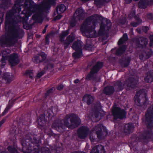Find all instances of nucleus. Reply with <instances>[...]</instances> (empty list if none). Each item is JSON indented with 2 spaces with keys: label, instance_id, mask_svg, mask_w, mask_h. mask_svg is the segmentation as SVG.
Returning <instances> with one entry per match:
<instances>
[{
  "label": "nucleus",
  "instance_id": "1",
  "mask_svg": "<svg viewBox=\"0 0 153 153\" xmlns=\"http://www.w3.org/2000/svg\"><path fill=\"white\" fill-rule=\"evenodd\" d=\"M24 0H17L12 9L8 12L6 15L5 28L8 27V30L5 36H2L0 43L2 47L5 45L13 46L17 40L22 38L23 32L17 25V23L21 21V18L16 14L21 11L20 7L23 5Z\"/></svg>",
  "mask_w": 153,
  "mask_h": 153
},
{
  "label": "nucleus",
  "instance_id": "2",
  "mask_svg": "<svg viewBox=\"0 0 153 153\" xmlns=\"http://www.w3.org/2000/svg\"><path fill=\"white\" fill-rule=\"evenodd\" d=\"M41 140H37L30 137L21 142L22 151L24 153H51L50 148L46 146L42 147L40 149Z\"/></svg>",
  "mask_w": 153,
  "mask_h": 153
},
{
  "label": "nucleus",
  "instance_id": "3",
  "mask_svg": "<svg viewBox=\"0 0 153 153\" xmlns=\"http://www.w3.org/2000/svg\"><path fill=\"white\" fill-rule=\"evenodd\" d=\"M145 123L148 129L141 133L139 137L138 141H142L144 144L148 143L149 140L153 135L152 129L153 128V106L149 108L145 114Z\"/></svg>",
  "mask_w": 153,
  "mask_h": 153
},
{
  "label": "nucleus",
  "instance_id": "4",
  "mask_svg": "<svg viewBox=\"0 0 153 153\" xmlns=\"http://www.w3.org/2000/svg\"><path fill=\"white\" fill-rule=\"evenodd\" d=\"M89 18L95 26L99 21L101 22L98 32L100 35L102 34L105 30H108L111 26V24L110 22L101 16L95 14L89 17Z\"/></svg>",
  "mask_w": 153,
  "mask_h": 153
},
{
  "label": "nucleus",
  "instance_id": "5",
  "mask_svg": "<svg viewBox=\"0 0 153 153\" xmlns=\"http://www.w3.org/2000/svg\"><path fill=\"white\" fill-rule=\"evenodd\" d=\"M95 27V26L88 17L83 22L80 27V30L84 36L92 38L96 36V32L94 30Z\"/></svg>",
  "mask_w": 153,
  "mask_h": 153
},
{
  "label": "nucleus",
  "instance_id": "6",
  "mask_svg": "<svg viewBox=\"0 0 153 153\" xmlns=\"http://www.w3.org/2000/svg\"><path fill=\"white\" fill-rule=\"evenodd\" d=\"M135 104L139 107L145 108L149 103L147 94L143 90L137 91L134 97Z\"/></svg>",
  "mask_w": 153,
  "mask_h": 153
},
{
  "label": "nucleus",
  "instance_id": "7",
  "mask_svg": "<svg viewBox=\"0 0 153 153\" xmlns=\"http://www.w3.org/2000/svg\"><path fill=\"white\" fill-rule=\"evenodd\" d=\"M70 119V114L67 115L63 120L64 124L62 120H55L52 125V127L60 133H63L65 131L66 127L71 128V124L68 121V120Z\"/></svg>",
  "mask_w": 153,
  "mask_h": 153
},
{
  "label": "nucleus",
  "instance_id": "8",
  "mask_svg": "<svg viewBox=\"0 0 153 153\" xmlns=\"http://www.w3.org/2000/svg\"><path fill=\"white\" fill-rule=\"evenodd\" d=\"M104 66V63L100 61H97L92 66L90 70L89 73L85 77L86 80H90L93 79L95 82H97L99 80H97V78L95 75L97 74L99 71L101 70Z\"/></svg>",
  "mask_w": 153,
  "mask_h": 153
},
{
  "label": "nucleus",
  "instance_id": "9",
  "mask_svg": "<svg viewBox=\"0 0 153 153\" xmlns=\"http://www.w3.org/2000/svg\"><path fill=\"white\" fill-rule=\"evenodd\" d=\"M69 33V30H67L63 31L59 35V41L61 44H62L64 47L65 49H66L69 46L70 44L73 42L75 39L73 33H71V34L68 36L64 40L65 38L67 36Z\"/></svg>",
  "mask_w": 153,
  "mask_h": 153
},
{
  "label": "nucleus",
  "instance_id": "10",
  "mask_svg": "<svg viewBox=\"0 0 153 153\" xmlns=\"http://www.w3.org/2000/svg\"><path fill=\"white\" fill-rule=\"evenodd\" d=\"M111 113L114 120L118 119L123 120L126 117L127 112L126 110L116 105L113 107Z\"/></svg>",
  "mask_w": 153,
  "mask_h": 153
},
{
  "label": "nucleus",
  "instance_id": "11",
  "mask_svg": "<svg viewBox=\"0 0 153 153\" xmlns=\"http://www.w3.org/2000/svg\"><path fill=\"white\" fill-rule=\"evenodd\" d=\"M132 45L135 48H145L148 44L147 38L143 37H136L132 39Z\"/></svg>",
  "mask_w": 153,
  "mask_h": 153
},
{
  "label": "nucleus",
  "instance_id": "12",
  "mask_svg": "<svg viewBox=\"0 0 153 153\" xmlns=\"http://www.w3.org/2000/svg\"><path fill=\"white\" fill-rule=\"evenodd\" d=\"M82 43L79 40H76L72 44V48L75 50L77 51L73 53V56L74 57L83 56L82 53Z\"/></svg>",
  "mask_w": 153,
  "mask_h": 153
},
{
  "label": "nucleus",
  "instance_id": "13",
  "mask_svg": "<svg viewBox=\"0 0 153 153\" xmlns=\"http://www.w3.org/2000/svg\"><path fill=\"white\" fill-rule=\"evenodd\" d=\"M51 117V114L50 113H48V117H46L45 114H41L36 120L38 127L41 129H44L45 126V123L48 122L47 118L49 119Z\"/></svg>",
  "mask_w": 153,
  "mask_h": 153
},
{
  "label": "nucleus",
  "instance_id": "14",
  "mask_svg": "<svg viewBox=\"0 0 153 153\" xmlns=\"http://www.w3.org/2000/svg\"><path fill=\"white\" fill-rule=\"evenodd\" d=\"M70 122L71 128H74L78 127L81 123V121L78 116L74 113L70 114Z\"/></svg>",
  "mask_w": 153,
  "mask_h": 153
},
{
  "label": "nucleus",
  "instance_id": "15",
  "mask_svg": "<svg viewBox=\"0 0 153 153\" xmlns=\"http://www.w3.org/2000/svg\"><path fill=\"white\" fill-rule=\"evenodd\" d=\"M89 130V128L86 126L80 127L77 131L79 137L80 139L85 138L88 136Z\"/></svg>",
  "mask_w": 153,
  "mask_h": 153
},
{
  "label": "nucleus",
  "instance_id": "16",
  "mask_svg": "<svg viewBox=\"0 0 153 153\" xmlns=\"http://www.w3.org/2000/svg\"><path fill=\"white\" fill-rule=\"evenodd\" d=\"M98 128L99 129H97L96 131L98 139L100 140L103 139L105 136L108 134V131L106 128L103 125H98Z\"/></svg>",
  "mask_w": 153,
  "mask_h": 153
},
{
  "label": "nucleus",
  "instance_id": "17",
  "mask_svg": "<svg viewBox=\"0 0 153 153\" xmlns=\"http://www.w3.org/2000/svg\"><path fill=\"white\" fill-rule=\"evenodd\" d=\"M19 58H1V60L3 64H1V67L2 66H4L5 65L6 59H8V62L9 65L11 67L14 66L18 64L19 62L20 59Z\"/></svg>",
  "mask_w": 153,
  "mask_h": 153
},
{
  "label": "nucleus",
  "instance_id": "18",
  "mask_svg": "<svg viewBox=\"0 0 153 153\" xmlns=\"http://www.w3.org/2000/svg\"><path fill=\"white\" fill-rule=\"evenodd\" d=\"M138 82L137 78L133 77H129L126 81V86L130 89H134L137 87Z\"/></svg>",
  "mask_w": 153,
  "mask_h": 153
},
{
  "label": "nucleus",
  "instance_id": "19",
  "mask_svg": "<svg viewBox=\"0 0 153 153\" xmlns=\"http://www.w3.org/2000/svg\"><path fill=\"white\" fill-rule=\"evenodd\" d=\"M134 127L133 124L131 123H129L124 126L123 132L125 133V135L130 134L133 131Z\"/></svg>",
  "mask_w": 153,
  "mask_h": 153
},
{
  "label": "nucleus",
  "instance_id": "20",
  "mask_svg": "<svg viewBox=\"0 0 153 153\" xmlns=\"http://www.w3.org/2000/svg\"><path fill=\"white\" fill-rule=\"evenodd\" d=\"M118 61L119 64L122 68H127L131 61V58H119Z\"/></svg>",
  "mask_w": 153,
  "mask_h": 153
},
{
  "label": "nucleus",
  "instance_id": "21",
  "mask_svg": "<svg viewBox=\"0 0 153 153\" xmlns=\"http://www.w3.org/2000/svg\"><path fill=\"white\" fill-rule=\"evenodd\" d=\"M74 16H76L77 19H82L85 17L86 14L83 10L80 8H77L74 14Z\"/></svg>",
  "mask_w": 153,
  "mask_h": 153
},
{
  "label": "nucleus",
  "instance_id": "22",
  "mask_svg": "<svg viewBox=\"0 0 153 153\" xmlns=\"http://www.w3.org/2000/svg\"><path fill=\"white\" fill-rule=\"evenodd\" d=\"M104 146L101 145H98L94 146L91 151L90 153H105Z\"/></svg>",
  "mask_w": 153,
  "mask_h": 153
},
{
  "label": "nucleus",
  "instance_id": "23",
  "mask_svg": "<svg viewBox=\"0 0 153 153\" xmlns=\"http://www.w3.org/2000/svg\"><path fill=\"white\" fill-rule=\"evenodd\" d=\"M115 91L114 87L113 86L108 85L105 86L103 90V92L106 95H112Z\"/></svg>",
  "mask_w": 153,
  "mask_h": 153
},
{
  "label": "nucleus",
  "instance_id": "24",
  "mask_svg": "<svg viewBox=\"0 0 153 153\" xmlns=\"http://www.w3.org/2000/svg\"><path fill=\"white\" fill-rule=\"evenodd\" d=\"M94 97L89 94H86L83 96L82 101L84 103L86 102L88 105L92 104L94 100Z\"/></svg>",
  "mask_w": 153,
  "mask_h": 153
},
{
  "label": "nucleus",
  "instance_id": "25",
  "mask_svg": "<svg viewBox=\"0 0 153 153\" xmlns=\"http://www.w3.org/2000/svg\"><path fill=\"white\" fill-rule=\"evenodd\" d=\"M52 58H46L45 59V60L43 62V65H45L44 69L45 71L48 70H51L53 68L54 65L53 63H50V60H51Z\"/></svg>",
  "mask_w": 153,
  "mask_h": 153
},
{
  "label": "nucleus",
  "instance_id": "26",
  "mask_svg": "<svg viewBox=\"0 0 153 153\" xmlns=\"http://www.w3.org/2000/svg\"><path fill=\"white\" fill-rule=\"evenodd\" d=\"M102 107L100 102L96 103L93 109L95 117L97 118L99 117L100 111L102 109Z\"/></svg>",
  "mask_w": 153,
  "mask_h": 153
},
{
  "label": "nucleus",
  "instance_id": "27",
  "mask_svg": "<svg viewBox=\"0 0 153 153\" xmlns=\"http://www.w3.org/2000/svg\"><path fill=\"white\" fill-rule=\"evenodd\" d=\"M144 80L148 83H151L153 82V70L148 72L146 74Z\"/></svg>",
  "mask_w": 153,
  "mask_h": 153
},
{
  "label": "nucleus",
  "instance_id": "28",
  "mask_svg": "<svg viewBox=\"0 0 153 153\" xmlns=\"http://www.w3.org/2000/svg\"><path fill=\"white\" fill-rule=\"evenodd\" d=\"M127 48L126 45H123L120 47L115 51V54L117 56H121L124 52H125Z\"/></svg>",
  "mask_w": 153,
  "mask_h": 153
},
{
  "label": "nucleus",
  "instance_id": "29",
  "mask_svg": "<svg viewBox=\"0 0 153 153\" xmlns=\"http://www.w3.org/2000/svg\"><path fill=\"white\" fill-rule=\"evenodd\" d=\"M3 78L7 81V83H10L13 79V76L9 73H4Z\"/></svg>",
  "mask_w": 153,
  "mask_h": 153
},
{
  "label": "nucleus",
  "instance_id": "30",
  "mask_svg": "<svg viewBox=\"0 0 153 153\" xmlns=\"http://www.w3.org/2000/svg\"><path fill=\"white\" fill-rule=\"evenodd\" d=\"M149 5V0H140L138 4V7L140 8H145Z\"/></svg>",
  "mask_w": 153,
  "mask_h": 153
},
{
  "label": "nucleus",
  "instance_id": "31",
  "mask_svg": "<svg viewBox=\"0 0 153 153\" xmlns=\"http://www.w3.org/2000/svg\"><path fill=\"white\" fill-rule=\"evenodd\" d=\"M7 50H4L2 52V57H18V56L17 54L15 53L11 54L10 56L9 55V53L7 52Z\"/></svg>",
  "mask_w": 153,
  "mask_h": 153
},
{
  "label": "nucleus",
  "instance_id": "32",
  "mask_svg": "<svg viewBox=\"0 0 153 153\" xmlns=\"http://www.w3.org/2000/svg\"><path fill=\"white\" fill-rule=\"evenodd\" d=\"M114 85L117 87V89L119 91H122L123 89V83L121 81H116L114 82Z\"/></svg>",
  "mask_w": 153,
  "mask_h": 153
},
{
  "label": "nucleus",
  "instance_id": "33",
  "mask_svg": "<svg viewBox=\"0 0 153 153\" xmlns=\"http://www.w3.org/2000/svg\"><path fill=\"white\" fill-rule=\"evenodd\" d=\"M66 8L64 4H60L56 7V10L58 14H60L64 12L66 10Z\"/></svg>",
  "mask_w": 153,
  "mask_h": 153
},
{
  "label": "nucleus",
  "instance_id": "34",
  "mask_svg": "<svg viewBox=\"0 0 153 153\" xmlns=\"http://www.w3.org/2000/svg\"><path fill=\"white\" fill-rule=\"evenodd\" d=\"M128 40V37L126 33L124 34L122 37L119 40L118 42V44L119 45H121L124 43Z\"/></svg>",
  "mask_w": 153,
  "mask_h": 153
},
{
  "label": "nucleus",
  "instance_id": "35",
  "mask_svg": "<svg viewBox=\"0 0 153 153\" xmlns=\"http://www.w3.org/2000/svg\"><path fill=\"white\" fill-rule=\"evenodd\" d=\"M93 47V45L90 40H86V44L85 46V48L86 50H91Z\"/></svg>",
  "mask_w": 153,
  "mask_h": 153
},
{
  "label": "nucleus",
  "instance_id": "36",
  "mask_svg": "<svg viewBox=\"0 0 153 153\" xmlns=\"http://www.w3.org/2000/svg\"><path fill=\"white\" fill-rule=\"evenodd\" d=\"M108 37L106 35H103L100 38L99 41L102 45H103L107 43L108 41Z\"/></svg>",
  "mask_w": 153,
  "mask_h": 153
},
{
  "label": "nucleus",
  "instance_id": "37",
  "mask_svg": "<svg viewBox=\"0 0 153 153\" xmlns=\"http://www.w3.org/2000/svg\"><path fill=\"white\" fill-rule=\"evenodd\" d=\"M24 75L26 76H29L30 79H33V70H26L25 71Z\"/></svg>",
  "mask_w": 153,
  "mask_h": 153
},
{
  "label": "nucleus",
  "instance_id": "38",
  "mask_svg": "<svg viewBox=\"0 0 153 153\" xmlns=\"http://www.w3.org/2000/svg\"><path fill=\"white\" fill-rule=\"evenodd\" d=\"M54 90V87H52L48 90L46 93L44 95L43 98L45 99L47 98L48 96H49L51 94L53 93Z\"/></svg>",
  "mask_w": 153,
  "mask_h": 153
},
{
  "label": "nucleus",
  "instance_id": "39",
  "mask_svg": "<svg viewBox=\"0 0 153 153\" xmlns=\"http://www.w3.org/2000/svg\"><path fill=\"white\" fill-rule=\"evenodd\" d=\"M94 4L98 7L100 8L105 4L103 0H94Z\"/></svg>",
  "mask_w": 153,
  "mask_h": 153
},
{
  "label": "nucleus",
  "instance_id": "40",
  "mask_svg": "<svg viewBox=\"0 0 153 153\" xmlns=\"http://www.w3.org/2000/svg\"><path fill=\"white\" fill-rule=\"evenodd\" d=\"M7 149L10 153H19L17 150L13 146H8Z\"/></svg>",
  "mask_w": 153,
  "mask_h": 153
},
{
  "label": "nucleus",
  "instance_id": "41",
  "mask_svg": "<svg viewBox=\"0 0 153 153\" xmlns=\"http://www.w3.org/2000/svg\"><path fill=\"white\" fill-rule=\"evenodd\" d=\"M76 17L74 16V15L70 22V25L72 27H74L75 26L76 21Z\"/></svg>",
  "mask_w": 153,
  "mask_h": 153
},
{
  "label": "nucleus",
  "instance_id": "42",
  "mask_svg": "<svg viewBox=\"0 0 153 153\" xmlns=\"http://www.w3.org/2000/svg\"><path fill=\"white\" fill-rule=\"evenodd\" d=\"M40 58H34L33 61L36 63H37L38 62H43L45 60V59H46V58H41L42 59H40Z\"/></svg>",
  "mask_w": 153,
  "mask_h": 153
},
{
  "label": "nucleus",
  "instance_id": "43",
  "mask_svg": "<svg viewBox=\"0 0 153 153\" xmlns=\"http://www.w3.org/2000/svg\"><path fill=\"white\" fill-rule=\"evenodd\" d=\"M45 73V70H42L37 74L36 77L37 79L40 78L41 76H43Z\"/></svg>",
  "mask_w": 153,
  "mask_h": 153
},
{
  "label": "nucleus",
  "instance_id": "44",
  "mask_svg": "<svg viewBox=\"0 0 153 153\" xmlns=\"http://www.w3.org/2000/svg\"><path fill=\"white\" fill-rule=\"evenodd\" d=\"M135 12L134 10H132L128 15V18L130 19H131L135 16Z\"/></svg>",
  "mask_w": 153,
  "mask_h": 153
},
{
  "label": "nucleus",
  "instance_id": "45",
  "mask_svg": "<svg viewBox=\"0 0 153 153\" xmlns=\"http://www.w3.org/2000/svg\"><path fill=\"white\" fill-rule=\"evenodd\" d=\"M12 107L11 106H10L9 105L7 106L6 107L4 110V111L2 113V115L3 116L9 110H10Z\"/></svg>",
  "mask_w": 153,
  "mask_h": 153
},
{
  "label": "nucleus",
  "instance_id": "46",
  "mask_svg": "<svg viewBox=\"0 0 153 153\" xmlns=\"http://www.w3.org/2000/svg\"><path fill=\"white\" fill-rule=\"evenodd\" d=\"M126 18L125 17H123L120 18L118 21V23L121 25H124L126 23Z\"/></svg>",
  "mask_w": 153,
  "mask_h": 153
},
{
  "label": "nucleus",
  "instance_id": "47",
  "mask_svg": "<svg viewBox=\"0 0 153 153\" xmlns=\"http://www.w3.org/2000/svg\"><path fill=\"white\" fill-rule=\"evenodd\" d=\"M146 56L148 57L151 56L153 54V52L151 49H148L146 53Z\"/></svg>",
  "mask_w": 153,
  "mask_h": 153
},
{
  "label": "nucleus",
  "instance_id": "48",
  "mask_svg": "<svg viewBox=\"0 0 153 153\" xmlns=\"http://www.w3.org/2000/svg\"><path fill=\"white\" fill-rule=\"evenodd\" d=\"M135 137H136L135 142V143L131 142V147H132L133 148H134L135 149H136V148L135 147V145H136V144H137V136H135Z\"/></svg>",
  "mask_w": 153,
  "mask_h": 153
},
{
  "label": "nucleus",
  "instance_id": "49",
  "mask_svg": "<svg viewBox=\"0 0 153 153\" xmlns=\"http://www.w3.org/2000/svg\"><path fill=\"white\" fill-rule=\"evenodd\" d=\"M47 134L50 137L55 136L56 135V134L54 133L51 130L50 131H48L47 132Z\"/></svg>",
  "mask_w": 153,
  "mask_h": 153
},
{
  "label": "nucleus",
  "instance_id": "50",
  "mask_svg": "<svg viewBox=\"0 0 153 153\" xmlns=\"http://www.w3.org/2000/svg\"><path fill=\"white\" fill-rule=\"evenodd\" d=\"M52 34L51 33H50L48 34H47L45 37V42L46 43L48 44L49 42L48 39L50 37V36H51Z\"/></svg>",
  "mask_w": 153,
  "mask_h": 153
},
{
  "label": "nucleus",
  "instance_id": "51",
  "mask_svg": "<svg viewBox=\"0 0 153 153\" xmlns=\"http://www.w3.org/2000/svg\"><path fill=\"white\" fill-rule=\"evenodd\" d=\"M89 139L91 142H96V139L93 136L90 135L89 137Z\"/></svg>",
  "mask_w": 153,
  "mask_h": 153
},
{
  "label": "nucleus",
  "instance_id": "52",
  "mask_svg": "<svg viewBox=\"0 0 153 153\" xmlns=\"http://www.w3.org/2000/svg\"><path fill=\"white\" fill-rule=\"evenodd\" d=\"M38 55L39 56H41L42 57H46L47 56V55L43 52L40 53Z\"/></svg>",
  "mask_w": 153,
  "mask_h": 153
},
{
  "label": "nucleus",
  "instance_id": "53",
  "mask_svg": "<svg viewBox=\"0 0 153 153\" xmlns=\"http://www.w3.org/2000/svg\"><path fill=\"white\" fill-rule=\"evenodd\" d=\"M147 18L150 20L153 19V14L151 13H148L147 15Z\"/></svg>",
  "mask_w": 153,
  "mask_h": 153
},
{
  "label": "nucleus",
  "instance_id": "54",
  "mask_svg": "<svg viewBox=\"0 0 153 153\" xmlns=\"http://www.w3.org/2000/svg\"><path fill=\"white\" fill-rule=\"evenodd\" d=\"M63 87L64 86L62 84H60L58 85L57 88L58 90L61 91L63 89Z\"/></svg>",
  "mask_w": 153,
  "mask_h": 153
},
{
  "label": "nucleus",
  "instance_id": "55",
  "mask_svg": "<svg viewBox=\"0 0 153 153\" xmlns=\"http://www.w3.org/2000/svg\"><path fill=\"white\" fill-rule=\"evenodd\" d=\"M134 18L137 21V23H141V22H142V20H141L140 18L138 16H134Z\"/></svg>",
  "mask_w": 153,
  "mask_h": 153
},
{
  "label": "nucleus",
  "instance_id": "56",
  "mask_svg": "<svg viewBox=\"0 0 153 153\" xmlns=\"http://www.w3.org/2000/svg\"><path fill=\"white\" fill-rule=\"evenodd\" d=\"M139 24L137 22H131L130 25L132 27H136Z\"/></svg>",
  "mask_w": 153,
  "mask_h": 153
},
{
  "label": "nucleus",
  "instance_id": "57",
  "mask_svg": "<svg viewBox=\"0 0 153 153\" xmlns=\"http://www.w3.org/2000/svg\"><path fill=\"white\" fill-rule=\"evenodd\" d=\"M143 30L145 33H147L149 30V28L147 26L144 27H143Z\"/></svg>",
  "mask_w": 153,
  "mask_h": 153
},
{
  "label": "nucleus",
  "instance_id": "58",
  "mask_svg": "<svg viewBox=\"0 0 153 153\" xmlns=\"http://www.w3.org/2000/svg\"><path fill=\"white\" fill-rule=\"evenodd\" d=\"M62 17V16L61 15H58L56 16L53 19V20L56 21L57 20L60 19Z\"/></svg>",
  "mask_w": 153,
  "mask_h": 153
},
{
  "label": "nucleus",
  "instance_id": "59",
  "mask_svg": "<svg viewBox=\"0 0 153 153\" xmlns=\"http://www.w3.org/2000/svg\"><path fill=\"white\" fill-rule=\"evenodd\" d=\"M15 103V102L13 101V100H12L11 102H10V101H9V103L8 105L10 106H11V107H12Z\"/></svg>",
  "mask_w": 153,
  "mask_h": 153
},
{
  "label": "nucleus",
  "instance_id": "60",
  "mask_svg": "<svg viewBox=\"0 0 153 153\" xmlns=\"http://www.w3.org/2000/svg\"><path fill=\"white\" fill-rule=\"evenodd\" d=\"M5 121V119H3L0 121V127L2 126L3 124L4 123Z\"/></svg>",
  "mask_w": 153,
  "mask_h": 153
},
{
  "label": "nucleus",
  "instance_id": "61",
  "mask_svg": "<svg viewBox=\"0 0 153 153\" xmlns=\"http://www.w3.org/2000/svg\"><path fill=\"white\" fill-rule=\"evenodd\" d=\"M71 153H86L85 152L81 151H74Z\"/></svg>",
  "mask_w": 153,
  "mask_h": 153
},
{
  "label": "nucleus",
  "instance_id": "62",
  "mask_svg": "<svg viewBox=\"0 0 153 153\" xmlns=\"http://www.w3.org/2000/svg\"><path fill=\"white\" fill-rule=\"evenodd\" d=\"M79 81H80L79 79H76L74 80V82L75 84H77L79 83Z\"/></svg>",
  "mask_w": 153,
  "mask_h": 153
},
{
  "label": "nucleus",
  "instance_id": "63",
  "mask_svg": "<svg viewBox=\"0 0 153 153\" xmlns=\"http://www.w3.org/2000/svg\"><path fill=\"white\" fill-rule=\"evenodd\" d=\"M144 53H145L144 52L141 53L139 56L140 57H143L144 56Z\"/></svg>",
  "mask_w": 153,
  "mask_h": 153
},
{
  "label": "nucleus",
  "instance_id": "64",
  "mask_svg": "<svg viewBox=\"0 0 153 153\" xmlns=\"http://www.w3.org/2000/svg\"><path fill=\"white\" fill-rule=\"evenodd\" d=\"M149 5H153V0H150L149 2Z\"/></svg>",
  "mask_w": 153,
  "mask_h": 153
}]
</instances>
